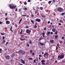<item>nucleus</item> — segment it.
<instances>
[{
    "label": "nucleus",
    "mask_w": 65,
    "mask_h": 65,
    "mask_svg": "<svg viewBox=\"0 0 65 65\" xmlns=\"http://www.w3.org/2000/svg\"><path fill=\"white\" fill-rule=\"evenodd\" d=\"M45 34V33L44 32H43L42 33V35H44Z\"/></svg>",
    "instance_id": "nucleus-47"
},
{
    "label": "nucleus",
    "mask_w": 65,
    "mask_h": 65,
    "mask_svg": "<svg viewBox=\"0 0 65 65\" xmlns=\"http://www.w3.org/2000/svg\"><path fill=\"white\" fill-rule=\"evenodd\" d=\"M30 0H28V2H30Z\"/></svg>",
    "instance_id": "nucleus-58"
},
{
    "label": "nucleus",
    "mask_w": 65,
    "mask_h": 65,
    "mask_svg": "<svg viewBox=\"0 0 65 65\" xmlns=\"http://www.w3.org/2000/svg\"><path fill=\"white\" fill-rule=\"evenodd\" d=\"M31 43H32V42H31V41L30 40V41L29 43H30V44H31Z\"/></svg>",
    "instance_id": "nucleus-46"
},
{
    "label": "nucleus",
    "mask_w": 65,
    "mask_h": 65,
    "mask_svg": "<svg viewBox=\"0 0 65 65\" xmlns=\"http://www.w3.org/2000/svg\"><path fill=\"white\" fill-rule=\"evenodd\" d=\"M31 17H34V15L33 14H32L31 15Z\"/></svg>",
    "instance_id": "nucleus-50"
},
{
    "label": "nucleus",
    "mask_w": 65,
    "mask_h": 65,
    "mask_svg": "<svg viewBox=\"0 0 65 65\" xmlns=\"http://www.w3.org/2000/svg\"><path fill=\"white\" fill-rule=\"evenodd\" d=\"M19 11H20H20H21V9H19Z\"/></svg>",
    "instance_id": "nucleus-45"
},
{
    "label": "nucleus",
    "mask_w": 65,
    "mask_h": 65,
    "mask_svg": "<svg viewBox=\"0 0 65 65\" xmlns=\"http://www.w3.org/2000/svg\"><path fill=\"white\" fill-rule=\"evenodd\" d=\"M42 17L43 18H45V16H44V15H42Z\"/></svg>",
    "instance_id": "nucleus-44"
},
{
    "label": "nucleus",
    "mask_w": 65,
    "mask_h": 65,
    "mask_svg": "<svg viewBox=\"0 0 65 65\" xmlns=\"http://www.w3.org/2000/svg\"><path fill=\"white\" fill-rule=\"evenodd\" d=\"M26 40V39L25 38L20 39V40H21V41H23V40Z\"/></svg>",
    "instance_id": "nucleus-13"
},
{
    "label": "nucleus",
    "mask_w": 65,
    "mask_h": 65,
    "mask_svg": "<svg viewBox=\"0 0 65 65\" xmlns=\"http://www.w3.org/2000/svg\"><path fill=\"white\" fill-rule=\"evenodd\" d=\"M21 63H22L23 64H25V61L23 59H21Z\"/></svg>",
    "instance_id": "nucleus-8"
},
{
    "label": "nucleus",
    "mask_w": 65,
    "mask_h": 65,
    "mask_svg": "<svg viewBox=\"0 0 65 65\" xmlns=\"http://www.w3.org/2000/svg\"><path fill=\"white\" fill-rule=\"evenodd\" d=\"M50 21H48V24H50Z\"/></svg>",
    "instance_id": "nucleus-60"
},
{
    "label": "nucleus",
    "mask_w": 65,
    "mask_h": 65,
    "mask_svg": "<svg viewBox=\"0 0 65 65\" xmlns=\"http://www.w3.org/2000/svg\"><path fill=\"white\" fill-rule=\"evenodd\" d=\"M29 60H32V58H29L28 59Z\"/></svg>",
    "instance_id": "nucleus-36"
},
{
    "label": "nucleus",
    "mask_w": 65,
    "mask_h": 65,
    "mask_svg": "<svg viewBox=\"0 0 65 65\" xmlns=\"http://www.w3.org/2000/svg\"><path fill=\"white\" fill-rule=\"evenodd\" d=\"M58 10L59 12H62L63 11V9L61 8H59L58 9Z\"/></svg>",
    "instance_id": "nucleus-5"
},
{
    "label": "nucleus",
    "mask_w": 65,
    "mask_h": 65,
    "mask_svg": "<svg viewBox=\"0 0 65 65\" xmlns=\"http://www.w3.org/2000/svg\"><path fill=\"white\" fill-rule=\"evenodd\" d=\"M45 62V61L43 59L41 61V64H42V65H45V63L44 62Z\"/></svg>",
    "instance_id": "nucleus-7"
},
{
    "label": "nucleus",
    "mask_w": 65,
    "mask_h": 65,
    "mask_svg": "<svg viewBox=\"0 0 65 65\" xmlns=\"http://www.w3.org/2000/svg\"><path fill=\"white\" fill-rule=\"evenodd\" d=\"M60 43H61H61H63V41H60Z\"/></svg>",
    "instance_id": "nucleus-53"
},
{
    "label": "nucleus",
    "mask_w": 65,
    "mask_h": 65,
    "mask_svg": "<svg viewBox=\"0 0 65 65\" xmlns=\"http://www.w3.org/2000/svg\"><path fill=\"white\" fill-rule=\"evenodd\" d=\"M39 57H42V55H39Z\"/></svg>",
    "instance_id": "nucleus-38"
},
{
    "label": "nucleus",
    "mask_w": 65,
    "mask_h": 65,
    "mask_svg": "<svg viewBox=\"0 0 65 65\" xmlns=\"http://www.w3.org/2000/svg\"><path fill=\"white\" fill-rule=\"evenodd\" d=\"M37 23L36 22L35 23V25H37Z\"/></svg>",
    "instance_id": "nucleus-57"
},
{
    "label": "nucleus",
    "mask_w": 65,
    "mask_h": 65,
    "mask_svg": "<svg viewBox=\"0 0 65 65\" xmlns=\"http://www.w3.org/2000/svg\"><path fill=\"white\" fill-rule=\"evenodd\" d=\"M36 60L35 59H34V63H36Z\"/></svg>",
    "instance_id": "nucleus-24"
},
{
    "label": "nucleus",
    "mask_w": 65,
    "mask_h": 65,
    "mask_svg": "<svg viewBox=\"0 0 65 65\" xmlns=\"http://www.w3.org/2000/svg\"><path fill=\"white\" fill-rule=\"evenodd\" d=\"M32 55L33 56H34L35 55V53H34L32 52Z\"/></svg>",
    "instance_id": "nucleus-27"
},
{
    "label": "nucleus",
    "mask_w": 65,
    "mask_h": 65,
    "mask_svg": "<svg viewBox=\"0 0 65 65\" xmlns=\"http://www.w3.org/2000/svg\"><path fill=\"white\" fill-rule=\"evenodd\" d=\"M18 11V8H16L15 9V11Z\"/></svg>",
    "instance_id": "nucleus-42"
},
{
    "label": "nucleus",
    "mask_w": 65,
    "mask_h": 65,
    "mask_svg": "<svg viewBox=\"0 0 65 65\" xmlns=\"http://www.w3.org/2000/svg\"><path fill=\"white\" fill-rule=\"evenodd\" d=\"M31 23H32L33 24H34V21H33L32 20H31Z\"/></svg>",
    "instance_id": "nucleus-34"
},
{
    "label": "nucleus",
    "mask_w": 65,
    "mask_h": 65,
    "mask_svg": "<svg viewBox=\"0 0 65 65\" xmlns=\"http://www.w3.org/2000/svg\"><path fill=\"white\" fill-rule=\"evenodd\" d=\"M64 54H63V55L62 54L60 56H58V58H60V59H63V58H64Z\"/></svg>",
    "instance_id": "nucleus-4"
},
{
    "label": "nucleus",
    "mask_w": 65,
    "mask_h": 65,
    "mask_svg": "<svg viewBox=\"0 0 65 65\" xmlns=\"http://www.w3.org/2000/svg\"><path fill=\"white\" fill-rule=\"evenodd\" d=\"M31 32V30H29L28 29H26V33H27L29 34V33H30Z\"/></svg>",
    "instance_id": "nucleus-6"
},
{
    "label": "nucleus",
    "mask_w": 65,
    "mask_h": 65,
    "mask_svg": "<svg viewBox=\"0 0 65 65\" xmlns=\"http://www.w3.org/2000/svg\"><path fill=\"white\" fill-rule=\"evenodd\" d=\"M11 57L12 58H13V55H11Z\"/></svg>",
    "instance_id": "nucleus-64"
},
{
    "label": "nucleus",
    "mask_w": 65,
    "mask_h": 65,
    "mask_svg": "<svg viewBox=\"0 0 65 65\" xmlns=\"http://www.w3.org/2000/svg\"><path fill=\"white\" fill-rule=\"evenodd\" d=\"M23 9H26V10H27V8L26 7H25Z\"/></svg>",
    "instance_id": "nucleus-39"
},
{
    "label": "nucleus",
    "mask_w": 65,
    "mask_h": 65,
    "mask_svg": "<svg viewBox=\"0 0 65 65\" xmlns=\"http://www.w3.org/2000/svg\"><path fill=\"white\" fill-rule=\"evenodd\" d=\"M24 4L25 5H26V4H27V2H25L24 3Z\"/></svg>",
    "instance_id": "nucleus-43"
},
{
    "label": "nucleus",
    "mask_w": 65,
    "mask_h": 65,
    "mask_svg": "<svg viewBox=\"0 0 65 65\" xmlns=\"http://www.w3.org/2000/svg\"><path fill=\"white\" fill-rule=\"evenodd\" d=\"M6 42V41H5V40H3V43H5V42Z\"/></svg>",
    "instance_id": "nucleus-19"
},
{
    "label": "nucleus",
    "mask_w": 65,
    "mask_h": 65,
    "mask_svg": "<svg viewBox=\"0 0 65 65\" xmlns=\"http://www.w3.org/2000/svg\"><path fill=\"white\" fill-rule=\"evenodd\" d=\"M25 28H26V29H28V28H29V26H28V25H26L25 26Z\"/></svg>",
    "instance_id": "nucleus-21"
},
{
    "label": "nucleus",
    "mask_w": 65,
    "mask_h": 65,
    "mask_svg": "<svg viewBox=\"0 0 65 65\" xmlns=\"http://www.w3.org/2000/svg\"><path fill=\"white\" fill-rule=\"evenodd\" d=\"M2 22H0V24H2Z\"/></svg>",
    "instance_id": "nucleus-63"
},
{
    "label": "nucleus",
    "mask_w": 65,
    "mask_h": 65,
    "mask_svg": "<svg viewBox=\"0 0 65 65\" xmlns=\"http://www.w3.org/2000/svg\"><path fill=\"white\" fill-rule=\"evenodd\" d=\"M35 21L38 22H40L41 21V20L40 19H37Z\"/></svg>",
    "instance_id": "nucleus-9"
},
{
    "label": "nucleus",
    "mask_w": 65,
    "mask_h": 65,
    "mask_svg": "<svg viewBox=\"0 0 65 65\" xmlns=\"http://www.w3.org/2000/svg\"><path fill=\"white\" fill-rule=\"evenodd\" d=\"M22 16H23V17H25V16H27V15H22Z\"/></svg>",
    "instance_id": "nucleus-51"
},
{
    "label": "nucleus",
    "mask_w": 65,
    "mask_h": 65,
    "mask_svg": "<svg viewBox=\"0 0 65 65\" xmlns=\"http://www.w3.org/2000/svg\"><path fill=\"white\" fill-rule=\"evenodd\" d=\"M50 34H53V32H51L50 33Z\"/></svg>",
    "instance_id": "nucleus-55"
},
{
    "label": "nucleus",
    "mask_w": 65,
    "mask_h": 65,
    "mask_svg": "<svg viewBox=\"0 0 65 65\" xmlns=\"http://www.w3.org/2000/svg\"><path fill=\"white\" fill-rule=\"evenodd\" d=\"M5 20L6 21H7L8 20V19L7 18H5Z\"/></svg>",
    "instance_id": "nucleus-56"
},
{
    "label": "nucleus",
    "mask_w": 65,
    "mask_h": 65,
    "mask_svg": "<svg viewBox=\"0 0 65 65\" xmlns=\"http://www.w3.org/2000/svg\"><path fill=\"white\" fill-rule=\"evenodd\" d=\"M23 32V30L21 29V32L20 33V34H22V32Z\"/></svg>",
    "instance_id": "nucleus-17"
},
{
    "label": "nucleus",
    "mask_w": 65,
    "mask_h": 65,
    "mask_svg": "<svg viewBox=\"0 0 65 65\" xmlns=\"http://www.w3.org/2000/svg\"><path fill=\"white\" fill-rule=\"evenodd\" d=\"M50 42L52 43H54V40H51Z\"/></svg>",
    "instance_id": "nucleus-14"
},
{
    "label": "nucleus",
    "mask_w": 65,
    "mask_h": 65,
    "mask_svg": "<svg viewBox=\"0 0 65 65\" xmlns=\"http://www.w3.org/2000/svg\"><path fill=\"white\" fill-rule=\"evenodd\" d=\"M51 2H52V1H49L48 2V4H51Z\"/></svg>",
    "instance_id": "nucleus-22"
},
{
    "label": "nucleus",
    "mask_w": 65,
    "mask_h": 65,
    "mask_svg": "<svg viewBox=\"0 0 65 65\" xmlns=\"http://www.w3.org/2000/svg\"><path fill=\"white\" fill-rule=\"evenodd\" d=\"M43 9V7H40V9L41 10H42Z\"/></svg>",
    "instance_id": "nucleus-33"
},
{
    "label": "nucleus",
    "mask_w": 65,
    "mask_h": 65,
    "mask_svg": "<svg viewBox=\"0 0 65 65\" xmlns=\"http://www.w3.org/2000/svg\"><path fill=\"white\" fill-rule=\"evenodd\" d=\"M58 25H59V26H61V24L60 23H59Z\"/></svg>",
    "instance_id": "nucleus-54"
},
{
    "label": "nucleus",
    "mask_w": 65,
    "mask_h": 65,
    "mask_svg": "<svg viewBox=\"0 0 65 65\" xmlns=\"http://www.w3.org/2000/svg\"><path fill=\"white\" fill-rule=\"evenodd\" d=\"M64 38H65L64 37H62L61 38L62 39H64Z\"/></svg>",
    "instance_id": "nucleus-37"
},
{
    "label": "nucleus",
    "mask_w": 65,
    "mask_h": 65,
    "mask_svg": "<svg viewBox=\"0 0 65 65\" xmlns=\"http://www.w3.org/2000/svg\"><path fill=\"white\" fill-rule=\"evenodd\" d=\"M1 35H4V34H3L2 33H1Z\"/></svg>",
    "instance_id": "nucleus-52"
},
{
    "label": "nucleus",
    "mask_w": 65,
    "mask_h": 65,
    "mask_svg": "<svg viewBox=\"0 0 65 65\" xmlns=\"http://www.w3.org/2000/svg\"><path fill=\"white\" fill-rule=\"evenodd\" d=\"M17 53L19 55H21V54H22L23 55L25 53V52L23 51V50H20L18 52H17Z\"/></svg>",
    "instance_id": "nucleus-1"
},
{
    "label": "nucleus",
    "mask_w": 65,
    "mask_h": 65,
    "mask_svg": "<svg viewBox=\"0 0 65 65\" xmlns=\"http://www.w3.org/2000/svg\"><path fill=\"white\" fill-rule=\"evenodd\" d=\"M2 50V49L1 48H0V53H2V51H1Z\"/></svg>",
    "instance_id": "nucleus-31"
},
{
    "label": "nucleus",
    "mask_w": 65,
    "mask_h": 65,
    "mask_svg": "<svg viewBox=\"0 0 65 65\" xmlns=\"http://www.w3.org/2000/svg\"><path fill=\"white\" fill-rule=\"evenodd\" d=\"M41 39H41V38H39V40H41Z\"/></svg>",
    "instance_id": "nucleus-59"
},
{
    "label": "nucleus",
    "mask_w": 65,
    "mask_h": 65,
    "mask_svg": "<svg viewBox=\"0 0 65 65\" xmlns=\"http://www.w3.org/2000/svg\"><path fill=\"white\" fill-rule=\"evenodd\" d=\"M5 57L6 59H9V58H10V56H5Z\"/></svg>",
    "instance_id": "nucleus-10"
},
{
    "label": "nucleus",
    "mask_w": 65,
    "mask_h": 65,
    "mask_svg": "<svg viewBox=\"0 0 65 65\" xmlns=\"http://www.w3.org/2000/svg\"><path fill=\"white\" fill-rule=\"evenodd\" d=\"M6 24H7V25L9 24H10V22L8 21H7L6 22Z\"/></svg>",
    "instance_id": "nucleus-11"
},
{
    "label": "nucleus",
    "mask_w": 65,
    "mask_h": 65,
    "mask_svg": "<svg viewBox=\"0 0 65 65\" xmlns=\"http://www.w3.org/2000/svg\"><path fill=\"white\" fill-rule=\"evenodd\" d=\"M56 50H58V47L57 46H56Z\"/></svg>",
    "instance_id": "nucleus-48"
},
{
    "label": "nucleus",
    "mask_w": 65,
    "mask_h": 65,
    "mask_svg": "<svg viewBox=\"0 0 65 65\" xmlns=\"http://www.w3.org/2000/svg\"><path fill=\"white\" fill-rule=\"evenodd\" d=\"M29 52L30 54H32V50H31Z\"/></svg>",
    "instance_id": "nucleus-25"
},
{
    "label": "nucleus",
    "mask_w": 65,
    "mask_h": 65,
    "mask_svg": "<svg viewBox=\"0 0 65 65\" xmlns=\"http://www.w3.org/2000/svg\"><path fill=\"white\" fill-rule=\"evenodd\" d=\"M25 36L23 35H21V37H22V38H24V37Z\"/></svg>",
    "instance_id": "nucleus-15"
},
{
    "label": "nucleus",
    "mask_w": 65,
    "mask_h": 65,
    "mask_svg": "<svg viewBox=\"0 0 65 65\" xmlns=\"http://www.w3.org/2000/svg\"><path fill=\"white\" fill-rule=\"evenodd\" d=\"M11 63H12L13 62V60L12 59L11 60Z\"/></svg>",
    "instance_id": "nucleus-28"
},
{
    "label": "nucleus",
    "mask_w": 65,
    "mask_h": 65,
    "mask_svg": "<svg viewBox=\"0 0 65 65\" xmlns=\"http://www.w3.org/2000/svg\"><path fill=\"white\" fill-rule=\"evenodd\" d=\"M57 33H58V31H56L55 32V34H56V35H57Z\"/></svg>",
    "instance_id": "nucleus-29"
},
{
    "label": "nucleus",
    "mask_w": 65,
    "mask_h": 65,
    "mask_svg": "<svg viewBox=\"0 0 65 65\" xmlns=\"http://www.w3.org/2000/svg\"><path fill=\"white\" fill-rule=\"evenodd\" d=\"M59 22H60V23H63V20H60Z\"/></svg>",
    "instance_id": "nucleus-18"
},
{
    "label": "nucleus",
    "mask_w": 65,
    "mask_h": 65,
    "mask_svg": "<svg viewBox=\"0 0 65 65\" xmlns=\"http://www.w3.org/2000/svg\"><path fill=\"white\" fill-rule=\"evenodd\" d=\"M22 19L21 18V19L20 20L19 22H22Z\"/></svg>",
    "instance_id": "nucleus-41"
},
{
    "label": "nucleus",
    "mask_w": 65,
    "mask_h": 65,
    "mask_svg": "<svg viewBox=\"0 0 65 65\" xmlns=\"http://www.w3.org/2000/svg\"><path fill=\"white\" fill-rule=\"evenodd\" d=\"M5 16H7V13H5Z\"/></svg>",
    "instance_id": "nucleus-40"
},
{
    "label": "nucleus",
    "mask_w": 65,
    "mask_h": 65,
    "mask_svg": "<svg viewBox=\"0 0 65 65\" xmlns=\"http://www.w3.org/2000/svg\"><path fill=\"white\" fill-rule=\"evenodd\" d=\"M46 27H45L44 28V31H45V30H46Z\"/></svg>",
    "instance_id": "nucleus-35"
},
{
    "label": "nucleus",
    "mask_w": 65,
    "mask_h": 65,
    "mask_svg": "<svg viewBox=\"0 0 65 65\" xmlns=\"http://www.w3.org/2000/svg\"><path fill=\"white\" fill-rule=\"evenodd\" d=\"M58 37V35H56L55 36V39H57V37Z\"/></svg>",
    "instance_id": "nucleus-16"
},
{
    "label": "nucleus",
    "mask_w": 65,
    "mask_h": 65,
    "mask_svg": "<svg viewBox=\"0 0 65 65\" xmlns=\"http://www.w3.org/2000/svg\"><path fill=\"white\" fill-rule=\"evenodd\" d=\"M9 7H10V9H13L15 8L16 6L13 5H11L9 6Z\"/></svg>",
    "instance_id": "nucleus-3"
},
{
    "label": "nucleus",
    "mask_w": 65,
    "mask_h": 65,
    "mask_svg": "<svg viewBox=\"0 0 65 65\" xmlns=\"http://www.w3.org/2000/svg\"><path fill=\"white\" fill-rule=\"evenodd\" d=\"M53 2H55V0H53Z\"/></svg>",
    "instance_id": "nucleus-62"
},
{
    "label": "nucleus",
    "mask_w": 65,
    "mask_h": 65,
    "mask_svg": "<svg viewBox=\"0 0 65 65\" xmlns=\"http://www.w3.org/2000/svg\"><path fill=\"white\" fill-rule=\"evenodd\" d=\"M37 25H35L34 26V28H37Z\"/></svg>",
    "instance_id": "nucleus-23"
},
{
    "label": "nucleus",
    "mask_w": 65,
    "mask_h": 65,
    "mask_svg": "<svg viewBox=\"0 0 65 65\" xmlns=\"http://www.w3.org/2000/svg\"><path fill=\"white\" fill-rule=\"evenodd\" d=\"M47 33L48 34V35H49V34H50V31H48Z\"/></svg>",
    "instance_id": "nucleus-32"
},
{
    "label": "nucleus",
    "mask_w": 65,
    "mask_h": 65,
    "mask_svg": "<svg viewBox=\"0 0 65 65\" xmlns=\"http://www.w3.org/2000/svg\"><path fill=\"white\" fill-rule=\"evenodd\" d=\"M64 14H65V13H61V14L62 15H64Z\"/></svg>",
    "instance_id": "nucleus-30"
},
{
    "label": "nucleus",
    "mask_w": 65,
    "mask_h": 65,
    "mask_svg": "<svg viewBox=\"0 0 65 65\" xmlns=\"http://www.w3.org/2000/svg\"><path fill=\"white\" fill-rule=\"evenodd\" d=\"M52 31L53 32H56V29L55 28H53L52 29Z\"/></svg>",
    "instance_id": "nucleus-12"
},
{
    "label": "nucleus",
    "mask_w": 65,
    "mask_h": 65,
    "mask_svg": "<svg viewBox=\"0 0 65 65\" xmlns=\"http://www.w3.org/2000/svg\"><path fill=\"white\" fill-rule=\"evenodd\" d=\"M12 27L11 26V28H10V30L11 31V32H13V31L11 29H12Z\"/></svg>",
    "instance_id": "nucleus-26"
},
{
    "label": "nucleus",
    "mask_w": 65,
    "mask_h": 65,
    "mask_svg": "<svg viewBox=\"0 0 65 65\" xmlns=\"http://www.w3.org/2000/svg\"><path fill=\"white\" fill-rule=\"evenodd\" d=\"M4 38H5V37H3V39H2V40H4Z\"/></svg>",
    "instance_id": "nucleus-49"
},
{
    "label": "nucleus",
    "mask_w": 65,
    "mask_h": 65,
    "mask_svg": "<svg viewBox=\"0 0 65 65\" xmlns=\"http://www.w3.org/2000/svg\"><path fill=\"white\" fill-rule=\"evenodd\" d=\"M27 46H28V47H29V44H27Z\"/></svg>",
    "instance_id": "nucleus-61"
},
{
    "label": "nucleus",
    "mask_w": 65,
    "mask_h": 65,
    "mask_svg": "<svg viewBox=\"0 0 65 65\" xmlns=\"http://www.w3.org/2000/svg\"><path fill=\"white\" fill-rule=\"evenodd\" d=\"M48 55H49V54L48 53H45L44 54V57L45 58H48Z\"/></svg>",
    "instance_id": "nucleus-2"
},
{
    "label": "nucleus",
    "mask_w": 65,
    "mask_h": 65,
    "mask_svg": "<svg viewBox=\"0 0 65 65\" xmlns=\"http://www.w3.org/2000/svg\"><path fill=\"white\" fill-rule=\"evenodd\" d=\"M40 43L41 44V45H44V44L43 43H42L41 42H40Z\"/></svg>",
    "instance_id": "nucleus-20"
}]
</instances>
